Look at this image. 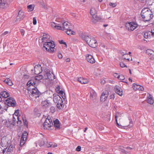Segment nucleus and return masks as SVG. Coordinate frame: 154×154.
<instances>
[{"label":"nucleus","instance_id":"23","mask_svg":"<svg viewBox=\"0 0 154 154\" xmlns=\"http://www.w3.org/2000/svg\"><path fill=\"white\" fill-rule=\"evenodd\" d=\"M115 118L116 119V122L118 127L121 128H124V127L126 126H128V124H124L123 125H119L117 122V118L118 117V115L117 114L115 115Z\"/></svg>","mask_w":154,"mask_h":154},{"label":"nucleus","instance_id":"53","mask_svg":"<svg viewBox=\"0 0 154 154\" xmlns=\"http://www.w3.org/2000/svg\"><path fill=\"white\" fill-rule=\"evenodd\" d=\"M50 110L51 112L52 113H54L55 111V107L54 106H52L50 107Z\"/></svg>","mask_w":154,"mask_h":154},{"label":"nucleus","instance_id":"10","mask_svg":"<svg viewBox=\"0 0 154 154\" xmlns=\"http://www.w3.org/2000/svg\"><path fill=\"white\" fill-rule=\"evenodd\" d=\"M86 41L88 45L92 48H95L97 46V43L95 39H87Z\"/></svg>","mask_w":154,"mask_h":154},{"label":"nucleus","instance_id":"47","mask_svg":"<svg viewBox=\"0 0 154 154\" xmlns=\"http://www.w3.org/2000/svg\"><path fill=\"white\" fill-rule=\"evenodd\" d=\"M27 135V133L26 132H25L23 133L21 137L25 139H26Z\"/></svg>","mask_w":154,"mask_h":154},{"label":"nucleus","instance_id":"15","mask_svg":"<svg viewBox=\"0 0 154 154\" xmlns=\"http://www.w3.org/2000/svg\"><path fill=\"white\" fill-rule=\"evenodd\" d=\"M144 37L145 38H151L154 37V33L152 30L151 32H146L144 35Z\"/></svg>","mask_w":154,"mask_h":154},{"label":"nucleus","instance_id":"17","mask_svg":"<svg viewBox=\"0 0 154 154\" xmlns=\"http://www.w3.org/2000/svg\"><path fill=\"white\" fill-rule=\"evenodd\" d=\"M60 88L59 86H58L56 88V90L57 92L60 94L62 97L64 99H65L66 97L65 96V94L64 93L63 91L62 90H60Z\"/></svg>","mask_w":154,"mask_h":154},{"label":"nucleus","instance_id":"30","mask_svg":"<svg viewBox=\"0 0 154 154\" xmlns=\"http://www.w3.org/2000/svg\"><path fill=\"white\" fill-rule=\"evenodd\" d=\"M36 82L32 80L29 81L27 83L28 85L30 84L29 86L31 88L32 87H35V86L36 85Z\"/></svg>","mask_w":154,"mask_h":154},{"label":"nucleus","instance_id":"60","mask_svg":"<svg viewBox=\"0 0 154 154\" xmlns=\"http://www.w3.org/2000/svg\"><path fill=\"white\" fill-rule=\"evenodd\" d=\"M113 75L115 77H116L118 78V77H119V75L117 73H114L113 74Z\"/></svg>","mask_w":154,"mask_h":154},{"label":"nucleus","instance_id":"41","mask_svg":"<svg viewBox=\"0 0 154 154\" xmlns=\"http://www.w3.org/2000/svg\"><path fill=\"white\" fill-rule=\"evenodd\" d=\"M7 149V147H2V146H0V154H4Z\"/></svg>","mask_w":154,"mask_h":154},{"label":"nucleus","instance_id":"14","mask_svg":"<svg viewBox=\"0 0 154 154\" xmlns=\"http://www.w3.org/2000/svg\"><path fill=\"white\" fill-rule=\"evenodd\" d=\"M78 33L80 37L82 38H91V35L82 31H79Z\"/></svg>","mask_w":154,"mask_h":154},{"label":"nucleus","instance_id":"24","mask_svg":"<svg viewBox=\"0 0 154 154\" xmlns=\"http://www.w3.org/2000/svg\"><path fill=\"white\" fill-rule=\"evenodd\" d=\"M35 73L36 74H38L40 73V69H41V67L40 65H36L35 67Z\"/></svg>","mask_w":154,"mask_h":154},{"label":"nucleus","instance_id":"44","mask_svg":"<svg viewBox=\"0 0 154 154\" xmlns=\"http://www.w3.org/2000/svg\"><path fill=\"white\" fill-rule=\"evenodd\" d=\"M133 88V89L135 90H139V89L140 88V85L134 84Z\"/></svg>","mask_w":154,"mask_h":154},{"label":"nucleus","instance_id":"51","mask_svg":"<svg viewBox=\"0 0 154 154\" xmlns=\"http://www.w3.org/2000/svg\"><path fill=\"white\" fill-rule=\"evenodd\" d=\"M118 79L119 80H122L125 79V77L124 76L122 75H119V77Z\"/></svg>","mask_w":154,"mask_h":154},{"label":"nucleus","instance_id":"2","mask_svg":"<svg viewBox=\"0 0 154 154\" xmlns=\"http://www.w3.org/2000/svg\"><path fill=\"white\" fill-rule=\"evenodd\" d=\"M43 75H40L35 77L36 80H39L43 79H49L50 80H53L55 79V76L53 73L48 69L45 68L43 72Z\"/></svg>","mask_w":154,"mask_h":154},{"label":"nucleus","instance_id":"8","mask_svg":"<svg viewBox=\"0 0 154 154\" xmlns=\"http://www.w3.org/2000/svg\"><path fill=\"white\" fill-rule=\"evenodd\" d=\"M9 106H15L16 105V102L12 97H9L6 100L5 103Z\"/></svg>","mask_w":154,"mask_h":154},{"label":"nucleus","instance_id":"37","mask_svg":"<svg viewBox=\"0 0 154 154\" xmlns=\"http://www.w3.org/2000/svg\"><path fill=\"white\" fill-rule=\"evenodd\" d=\"M97 11L94 8H91L90 11V13L92 15V17L93 16L96 15V14H97Z\"/></svg>","mask_w":154,"mask_h":154},{"label":"nucleus","instance_id":"61","mask_svg":"<svg viewBox=\"0 0 154 154\" xmlns=\"http://www.w3.org/2000/svg\"><path fill=\"white\" fill-rule=\"evenodd\" d=\"M8 33V31H5L1 35V36H3L7 34Z\"/></svg>","mask_w":154,"mask_h":154},{"label":"nucleus","instance_id":"25","mask_svg":"<svg viewBox=\"0 0 154 154\" xmlns=\"http://www.w3.org/2000/svg\"><path fill=\"white\" fill-rule=\"evenodd\" d=\"M54 96V101L55 103H57L60 100H61L62 98L61 97L59 96L58 95L54 94H53Z\"/></svg>","mask_w":154,"mask_h":154},{"label":"nucleus","instance_id":"52","mask_svg":"<svg viewBox=\"0 0 154 154\" xmlns=\"http://www.w3.org/2000/svg\"><path fill=\"white\" fill-rule=\"evenodd\" d=\"M59 42L60 44H63L65 45V47H67V45L66 44V43L65 42H64L63 40H62L61 41H59Z\"/></svg>","mask_w":154,"mask_h":154},{"label":"nucleus","instance_id":"20","mask_svg":"<svg viewBox=\"0 0 154 154\" xmlns=\"http://www.w3.org/2000/svg\"><path fill=\"white\" fill-rule=\"evenodd\" d=\"M54 127L56 130L59 129L60 128V123L58 119L54 120Z\"/></svg>","mask_w":154,"mask_h":154},{"label":"nucleus","instance_id":"42","mask_svg":"<svg viewBox=\"0 0 154 154\" xmlns=\"http://www.w3.org/2000/svg\"><path fill=\"white\" fill-rule=\"evenodd\" d=\"M68 30H67L66 31V33L68 35H74L75 34V32H74L72 31L71 30V29H69Z\"/></svg>","mask_w":154,"mask_h":154},{"label":"nucleus","instance_id":"59","mask_svg":"<svg viewBox=\"0 0 154 154\" xmlns=\"http://www.w3.org/2000/svg\"><path fill=\"white\" fill-rule=\"evenodd\" d=\"M81 147L80 146H78L76 148V150L77 151H80L81 150Z\"/></svg>","mask_w":154,"mask_h":154},{"label":"nucleus","instance_id":"5","mask_svg":"<svg viewBox=\"0 0 154 154\" xmlns=\"http://www.w3.org/2000/svg\"><path fill=\"white\" fill-rule=\"evenodd\" d=\"M63 19L62 18H57L55 22L51 23V26L53 28L59 30V28H58V26L61 27L63 23Z\"/></svg>","mask_w":154,"mask_h":154},{"label":"nucleus","instance_id":"31","mask_svg":"<svg viewBox=\"0 0 154 154\" xmlns=\"http://www.w3.org/2000/svg\"><path fill=\"white\" fill-rule=\"evenodd\" d=\"M15 148L14 146L12 145H10L7 150V152H14L15 151Z\"/></svg>","mask_w":154,"mask_h":154},{"label":"nucleus","instance_id":"21","mask_svg":"<svg viewBox=\"0 0 154 154\" xmlns=\"http://www.w3.org/2000/svg\"><path fill=\"white\" fill-rule=\"evenodd\" d=\"M78 81L81 84H87L89 82V80L86 78L80 77L78 78Z\"/></svg>","mask_w":154,"mask_h":154},{"label":"nucleus","instance_id":"12","mask_svg":"<svg viewBox=\"0 0 154 154\" xmlns=\"http://www.w3.org/2000/svg\"><path fill=\"white\" fill-rule=\"evenodd\" d=\"M51 99L49 98L46 100L43 101L42 102V105L45 107H48L51 105Z\"/></svg>","mask_w":154,"mask_h":154},{"label":"nucleus","instance_id":"33","mask_svg":"<svg viewBox=\"0 0 154 154\" xmlns=\"http://www.w3.org/2000/svg\"><path fill=\"white\" fill-rule=\"evenodd\" d=\"M16 117H14V116H13V119L12 120L8 121L9 123L12 125H14L16 122H17V121H16Z\"/></svg>","mask_w":154,"mask_h":154},{"label":"nucleus","instance_id":"22","mask_svg":"<svg viewBox=\"0 0 154 154\" xmlns=\"http://www.w3.org/2000/svg\"><path fill=\"white\" fill-rule=\"evenodd\" d=\"M55 103L56 104L57 107L59 109H62L64 107V105H63V103L62 101V99L60 100L57 103Z\"/></svg>","mask_w":154,"mask_h":154},{"label":"nucleus","instance_id":"32","mask_svg":"<svg viewBox=\"0 0 154 154\" xmlns=\"http://www.w3.org/2000/svg\"><path fill=\"white\" fill-rule=\"evenodd\" d=\"M147 102L150 104H152L154 103L152 97V96L150 94H149V96L148 97L147 99Z\"/></svg>","mask_w":154,"mask_h":154},{"label":"nucleus","instance_id":"26","mask_svg":"<svg viewBox=\"0 0 154 154\" xmlns=\"http://www.w3.org/2000/svg\"><path fill=\"white\" fill-rule=\"evenodd\" d=\"M121 54L122 55V59L123 60H126L128 61H130L129 57H131V55H128V54H124V53H121Z\"/></svg>","mask_w":154,"mask_h":154},{"label":"nucleus","instance_id":"40","mask_svg":"<svg viewBox=\"0 0 154 154\" xmlns=\"http://www.w3.org/2000/svg\"><path fill=\"white\" fill-rule=\"evenodd\" d=\"M47 142V140L46 138L42 140L39 143V144L40 146H45L46 143Z\"/></svg>","mask_w":154,"mask_h":154},{"label":"nucleus","instance_id":"6","mask_svg":"<svg viewBox=\"0 0 154 154\" xmlns=\"http://www.w3.org/2000/svg\"><path fill=\"white\" fill-rule=\"evenodd\" d=\"M52 120L50 118H47L44 123L43 126L45 129L49 130L52 129L51 127H53Z\"/></svg>","mask_w":154,"mask_h":154},{"label":"nucleus","instance_id":"29","mask_svg":"<svg viewBox=\"0 0 154 154\" xmlns=\"http://www.w3.org/2000/svg\"><path fill=\"white\" fill-rule=\"evenodd\" d=\"M1 95L4 98H6L9 96V94L6 91H2L0 93Z\"/></svg>","mask_w":154,"mask_h":154},{"label":"nucleus","instance_id":"56","mask_svg":"<svg viewBox=\"0 0 154 154\" xmlns=\"http://www.w3.org/2000/svg\"><path fill=\"white\" fill-rule=\"evenodd\" d=\"M105 83V80L103 79H101L100 81V83L101 84H104Z\"/></svg>","mask_w":154,"mask_h":154},{"label":"nucleus","instance_id":"50","mask_svg":"<svg viewBox=\"0 0 154 154\" xmlns=\"http://www.w3.org/2000/svg\"><path fill=\"white\" fill-rule=\"evenodd\" d=\"M109 5L110 6L113 8L115 7L117 5L116 3H113L110 2L109 3Z\"/></svg>","mask_w":154,"mask_h":154},{"label":"nucleus","instance_id":"64","mask_svg":"<svg viewBox=\"0 0 154 154\" xmlns=\"http://www.w3.org/2000/svg\"><path fill=\"white\" fill-rule=\"evenodd\" d=\"M21 34L22 35H24V31L23 29H21Z\"/></svg>","mask_w":154,"mask_h":154},{"label":"nucleus","instance_id":"18","mask_svg":"<svg viewBox=\"0 0 154 154\" xmlns=\"http://www.w3.org/2000/svg\"><path fill=\"white\" fill-rule=\"evenodd\" d=\"M108 91H103L101 96V100L102 101H105L106 99L108 96Z\"/></svg>","mask_w":154,"mask_h":154},{"label":"nucleus","instance_id":"16","mask_svg":"<svg viewBox=\"0 0 154 154\" xmlns=\"http://www.w3.org/2000/svg\"><path fill=\"white\" fill-rule=\"evenodd\" d=\"M90 97L93 100L96 99L97 98V94L93 90H91L90 92Z\"/></svg>","mask_w":154,"mask_h":154},{"label":"nucleus","instance_id":"19","mask_svg":"<svg viewBox=\"0 0 154 154\" xmlns=\"http://www.w3.org/2000/svg\"><path fill=\"white\" fill-rule=\"evenodd\" d=\"M115 91L116 93L119 96H121L122 95V90L119 86H115Z\"/></svg>","mask_w":154,"mask_h":154},{"label":"nucleus","instance_id":"35","mask_svg":"<svg viewBox=\"0 0 154 154\" xmlns=\"http://www.w3.org/2000/svg\"><path fill=\"white\" fill-rule=\"evenodd\" d=\"M6 2L4 0H0V8H4L5 7Z\"/></svg>","mask_w":154,"mask_h":154},{"label":"nucleus","instance_id":"45","mask_svg":"<svg viewBox=\"0 0 154 154\" xmlns=\"http://www.w3.org/2000/svg\"><path fill=\"white\" fill-rule=\"evenodd\" d=\"M26 139L21 137L20 139V145L21 146L23 145L25 143Z\"/></svg>","mask_w":154,"mask_h":154},{"label":"nucleus","instance_id":"39","mask_svg":"<svg viewBox=\"0 0 154 154\" xmlns=\"http://www.w3.org/2000/svg\"><path fill=\"white\" fill-rule=\"evenodd\" d=\"M24 13L22 11H20L19 12L18 15L17 17V18L23 19L24 18Z\"/></svg>","mask_w":154,"mask_h":154},{"label":"nucleus","instance_id":"49","mask_svg":"<svg viewBox=\"0 0 154 154\" xmlns=\"http://www.w3.org/2000/svg\"><path fill=\"white\" fill-rule=\"evenodd\" d=\"M22 118L24 124L25 125H27V122L26 118L24 117H22Z\"/></svg>","mask_w":154,"mask_h":154},{"label":"nucleus","instance_id":"9","mask_svg":"<svg viewBox=\"0 0 154 154\" xmlns=\"http://www.w3.org/2000/svg\"><path fill=\"white\" fill-rule=\"evenodd\" d=\"M138 25L134 22H129L126 23V26H128L129 30L133 31L137 27Z\"/></svg>","mask_w":154,"mask_h":154},{"label":"nucleus","instance_id":"27","mask_svg":"<svg viewBox=\"0 0 154 154\" xmlns=\"http://www.w3.org/2000/svg\"><path fill=\"white\" fill-rule=\"evenodd\" d=\"M100 20V18L96 15L92 17V21L95 24Z\"/></svg>","mask_w":154,"mask_h":154},{"label":"nucleus","instance_id":"58","mask_svg":"<svg viewBox=\"0 0 154 154\" xmlns=\"http://www.w3.org/2000/svg\"><path fill=\"white\" fill-rule=\"evenodd\" d=\"M114 95L113 94H111L109 96V99H110L114 100Z\"/></svg>","mask_w":154,"mask_h":154},{"label":"nucleus","instance_id":"43","mask_svg":"<svg viewBox=\"0 0 154 154\" xmlns=\"http://www.w3.org/2000/svg\"><path fill=\"white\" fill-rule=\"evenodd\" d=\"M146 52L149 56L152 54V53H154V51L150 49H148L146 50Z\"/></svg>","mask_w":154,"mask_h":154},{"label":"nucleus","instance_id":"4","mask_svg":"<svg viewBox=\"0 0 154 154\" xmlns=\"http://www.w3.org/2000/svg\"><path fill=\"white\" fill-rule=\"evenodd\" d=\"M28 91L30 94L29 96L32 99L38 97L39 96L40 92L35 87L30 88V89L28 90Z\"/></svg>","mask_w":154,"mask_h":154},{"label":"nucleus","instance_id":"28","mask_svg":"<svg viewBox=\"0 0 154 154\" xmlns=\"http://www.w3.org/2000/svg\"><path fill=\"white\" fill-rule=\"evenodd\" d=\"M45 146L47 147H52L53 148H54L57 146V145L56 143L53 144L51 142H49V143H48L47 141V143H46Z\"/></svg>","mask_w":154,"mask_h":154},{"label":"nucleus","instance_id":"48","mask_svg":"<svg viewBox=\"0 0 154 154\" xmlns=\"http://www.w3.org/2000/svg\"><path fill=\"white\" fill-rule=\"evenodd\" d=\"M29 10L30 11H32L34 9V6L33 5H30L27 6Z\"/></svg>","mask_w":154,"mask_h":154},{"label":"nucleus","instance_id":"38","mask_svg":"<svg viewBox=\"0 0 154 154\" xmlns=\"http://www.w3.org/2000/svg\"><path fill=\"white\" fill-rule=\"evenodd\" d=\"M51 36L48 34L46 33H43L42 35L40 36V38H50Z\"/></svg>","mask_w":154,"mask_h":154},{"label":"nucleus","instance_id":"46","mask_svg":"<svg viewBox=\"0 0 154 154\" xmlns=\"http://www.w3.org/2000/svg\"><path fill=\"white\" fill-rule=\"evenodd\" d=\"M100 49L103 51H105V49H106V47L103 44H101L100 45Z\"/></svg>","mask_w":154,"mask_h":154},{"label":"nucleus","instance_id":"7","mask_svg":"<svg viewBox=\"0 0 154 154\" xmlns=\"http://www.w3.org/2000/svg\"><path fill=\"white\" fill-rule=\"evenodd\" d=\"M1 145L2 147H7L8 146L10 142V137L4 136L1 139Z\"/></svg>","mask_w":154,"mask_h":154},{"label":"nucleus","instance_id":"1","mask_svg":"<svg viewBox=\"0 0 154 154\" xmlns=\"http://www.w3.org/2000/svg\"><path fill=\"white\" fill-rule=\"evenodd\" d=\"M44 39H39L38 42L39 43H42L43 45V49L44 50H46L51 53H53L56 51L55 48V44L54 41H52L50 42H44Z\"/></svg>","mask_w":154,"mask_h":154},{"label":"nucleus","instance_id":"34","mask_svg":"<svg viewBox=\"0 0 154 154\" xmlns=\"http://www.w3.org/2000/svg\"><path fill=\"white\" fill-rule=\"evenodd\" d=\"M4 82H5L7 84L10 86H12L13 85L11 80L9 78H7L4 81Z\"/></svg>","mask_w":154,"mask_h":154},{"label":"nucleus","instance_id":"55","mask_svg":"<svg viewBox=\"0 0 154 154\" xmlns=\"http://www.w3.org/2000/svg\"><path fill=\"white\" fill-rule=\"evenodd\" d=\"M120 66L122 68H123L124 67H127V66H126L124 63L122 62L120 63Z\"/></svg>","mask_w":154,"mask_h":154},{"label":"nucleus","instance_id":"57","mask_svg":"<svg viewBox=\"0 0 154 154\" xmlns=\"http://www.w3.org/2000/svg\"><path fill=\"white\" fill-rule=\"evenodd\" d=\"M138 48L141 51L143 50L144 51V47L143 46H139L138 47Z\"/></svg>","mask_w":154,"mask_h":154},{"label":"nucleus","instance_id":"62","mask_svg":"<svg viewBox=\"0 0 154 154\" xmlns=\"http://www.w3.org/2000/svg\"><path fill=\"white\" fill-rule=\"evenodd\" d=\"M58 56L59 58H62L63 57L62 55L61 54H59Z\"/></svg>","mask_w":154,"mask_h":154},{"label":"nucleus","instance_id":"63","mask_svg":"<svg viewBox=\"0 0 154 154\" xmlns=\"http://www.w3.org/2000/svg\"><path fill=\"white\" fill-rule=\"evenodd\" d=\"M143 90H144V88H143V86H142L140 85V88L139 89V90L142 91Z\"/></svg>","mask_w":154,"mask_h":154},{"label":"nucleus","instance_id":"54","mask_svg":"<svg viewBox=\"0 0 154 154\" xmlns=\"http://www.w3.org/2000/svg\"><path fill=\"white\" fill-rule=\"evenodd\" d=\"M33 24L34 25H36V19L35 17H33Z\"/></svg>","mask_w":154,"mask_h":154},{"label":"nucleus","instance_id":"36","mask_svg":"<svg viewBox=\"0 0 154 154\" xmlns=\"http://www.w3.org/2000/svg\"><path fill=\"white\" fill-rule=\"evenodd\" d=\"M18 110H17L16 111L14 112V114L13 115L14 116V117H16L17 120L18 121L17 122V123L20 124L21 122V120H20V118H19V116H18Z\"/></svg>","mask_w":154,"mask_h":154},{"label":"nucleus","instance_id":"13","mask_svg":"<svg viewBox=\"0 0 154 154\" xmlns=\"http://www.w3.org/2000/svg\"><path fill=\"white\" fill-rule=\"evenodd\" d=\"M86 59L89 63H95V61L93 56L89 54H87L85 55Z\"/></svg>","mask_w":154,"mask_h":154},{"label":"nucleus","instance_id":"11","mask_svg":"<svg viewBox=\"0 0 154 154\" xmlns=\"http://www.w3.org/2000/svg\"><path fill=\"white\" fill-rule=\"evenodd\" d=\"M70 24L67 22L64 21L63 22L62 25L61 27L58 26L59 30H64L65 29L68 30L70 28Z\"/></svg>","mask_w":154,"mask_h":154},{"label":"nucleus","instance_id":"3","mask_svg":"<svg viewBox=\"0 0 154 154\" xmlns=\"http://www.w3.org/2000/svg\"><path fill=\"white\" fill-rule=\"evenodd\" d=\"M141 15L145 21L150 20L153 17L152 11L148 8H145L142 9Z\"/></svg>","mask_w":154,"mask_h":154}]
</instances>
